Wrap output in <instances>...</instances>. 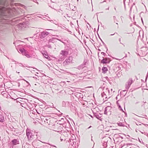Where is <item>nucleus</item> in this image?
I'll return each mask as SVG.
<instances>
[{"instance_id": "f257e3e1", "label": "nucleus", "mask_w": 148, "mask_h": 148, "mask_svg": "<svg viewBox=\"0 0 148 148\" xmlns=\"http://www.w3.org/2000/svg\"><path fill=\"white\" fill-rule=\"evenodd\" d=\"M25 7L23 5L19 3V21L22 22L19 23V30H24L27 26L28 21H26L24 17H21L24 15Z\"/></svg>"}, {"instance_id": "f03ea898", "label": "nucleus", "mask_w": 148, "mask_h": 148, "mask_svg": "<svg viewBox=\"0 0 148 148\" xmlns=\"http://www.w3.org/2000/svg\"><path fill=\"white\" fill-rule=\"evenodd\" d=\"M19 51H20L22 55L25 56L28 58H31L32 56L28 53V52L26 50L23 48H21L19 49Z\"/></svg>"}, {"instance_id": "7ed1b4c3", "label": "nucleus", "mask_w": 148, "mask_h": 148, "mask_svg": "<svg viewBox=\"0 0 148 148\" xmlns=\"http://www.w3.org/2000/svg\"><path fill=\"white\" fill-rule=\"evenodd\" d=\"M68 142L72 146L75 147L76 145V140L75 136L71 137L69 140Z\"/></svg>"}, {"instance_id": "20e7f679", "label": "nucleus", "mask_w": 148, "mask_h": 148, "mask_svg": "<svg viewBox=\"0 0 148 148\" xmlns=\"http://www.w3.org/2000/svg\"><path fill=\"white\" fill-rule=\"evenodd\" d=\"M26 135L28 140H32L34 136V135L32 134V131L28 129L26 130Z\"/></svg>"}, {"instance_id": "39448f33", "label": "nucleus", "mask_w": 148, "mask_h": 148, "mask_svg": "<svg viewBox=\"0 0 148 148\" xmlns=\"http://www.w3.org/2000/svg\"><path fill=\"white\" fill-rule=\"evenodd\" d=\"M133 81L132 79L131 78H130L128 80V81L125 84V88L126 89L128 90L129 88L130 87L131 84L133 83ZM127 91L126 90H123L122 92H125Z\"/></svg>"}, {"instance_id": "423d86ee", "label": "nucleus", "mask_w": 148, "mask_h": 148, "mask_svg": "<svg viewBox=\"0 0 148 148\" xmlns=\"http://www.w3.org/2000/svg\"><path fill=\"white\" fill-rule=\"evenodd\" d=\"M41 143V142L38 140L34 141L32 143L33 146L36 148H40Z\"/></svg>"}, {"instance_id": "0eeeda50", "label": "nucleus", "mask_w": 148, "mask_h": 148, "mask_svg": "<svg viewBox=\"0 0 148 148\" xmlns=\"http://www.w3.org/2000/svg\"><path fill=\"white\" fill-rule=\"evenodd\" d=\"M24 66L25 68L30 71L31 72L33 73H34V72L36 71L37 70L36 69L32 67L28 66Z\"/></svg>"}, {"instance_id": "6e6552de", "label": "nucleus", "mask_w": 148, "mask_h": 148, "mask_svg": "<svg viewBox=\"0 0 148 148\" xmlns=\"http://www.w3.org/2000/svg\"><path fill=\"white\" fill-rule=\"evenodd\" d=\"M73 58L72 57L69 56L68 58L65 60V62H64V64H70L72 63Z\"/></svg>"}, {"instance_id": "1a4fd4ad", "label": "nucleus", "mask_w": 148, "mask_h": 148, "mask_svg": "<svg viewBox=\"0 0 148 148\" xmlns=\"http://www.w3.org/2000/svg\"><path fill=\"white\" fill-rule=\"evenodd\" d=\"M93 112L94 114V116L97 119L101 121L102 120V118H101V114L99 113V115L98 114L97 112H94L93 111Z\"/></svg>"}, {"instance_id": "9d476101", "label": "nucleus", "mask_w": 148, "mask_h": 148, "mask_svg": "<svg viewBox=\"0 0 148 148\" xmlns=\"http://www.w3.org/2000/svg\"><path fill=\"white\" fill-rule=\"evenodd\" d=\"M49 34V33L47 32H41L40 34V38L41 39H42L45 37H46Z\"/></svg>"}, {"instance_id": "9b49d317", "label": "nucleus", "mask_w": 148, "mask_h": 148, "mask_svg": "<svg viewBox=\"0 0 148 148\" xmlns=\"http://www.w3.org/2000/svg\"><path fill=\"white\" fill-rule=\"evenodd\" d=\"M110 60L109 58H103L101 61V63L103 64L108 63L110 62Z\"/></svg>"}, {"instance_id": "f8f14e48", "label": "nucleus", "mask_w": 148, "mask_h": 148, "mask_svg": "<svg viewBox=\"0 0 148 148\" xmlns=\"http://www.w3.org/2000/svg\"><path fill=\"white\" fill-rule=\"evenodd\" d=\"M69 52L65 50H62L61 51L60 54L62 56L66 57L68 54Z\"/></svg>"}, {"instance_id": "ddd939ff", "label": "nucleus", "mask_w": 148, "mask_h": 148, "mask_svg": "<svg viewBox=\"0 0 148 148\" xmlns=\"http://www.w3.org/2000/svg\"><path fill=\"white\" fill-rule=\"evenodd\" d=\"M26 106V103L24 101H23L22 102H21L19 101V107L21 106L25 107Z\"/></svg>"}, {"instance_id": "4468645a", "label": "nucleus", "mask_w": 148, "mask_h": 148, "mask_svg": "<svg viewBox=\"0 0 148 148\" xmlns=\"http://www.w3.org/2000/svg\"><path fill=\"white\" fill-rule=\"evenodd\" d=\"M5 121L4 116L1 114H0V122L3 123Z\"/></svg>"}, {"instance_id": "2eb2a0df", "label": "nucleus", "mask_w": 148, "mask_h": 148, "mask_svg": "<svg viewBox=\"0 0 148 148\" xmlns=\"http://www.w3.org/2000/svg\"><path fill=\"white\" fill-rule=\"evenodd\" d=\"M102 73H106L108 71V69L107 67H103L102 68Z\"/></svg>"}, {"instance_id": "dca6fc26", "label": "nucleus", "mask_w": 148, "mask_h": 148, "mask_svg": "<svg viewBox=\"0 0 148 148\" xmlns=\"http://www.w3.org/2000/svg\"><path fill=\"white\" fill-rule=\"evenodd\" d=\"M68 104L69 102L68 101H63L62 102V106L63 107H66V104Z\"/></svg>"}, {"instance_id": "f3484780", "label": "nucleus", "mask_w": 148, "mask_h": 148, "mask_svg": "<svg viewBox=\"0 0 148 148\" xmlns=\"http://www.w3.org/2000/svg\"><path fill=\"white\" fill-rule=\"evenodd\" d=\"M12 143L14 145H16L18 143L16 139H14L12 141Z\"/></svg>"}, {"instance_id": "a211bd4d", "label": "nucleus", "mask_w": 148, "mask_h": 148, "mask_svg": "<svg viewBox=\"0 0 148 148\" xmlns=\"http://www.w3.org/2000/svg\"><path fill=\"white\" fill-rule=\"evenodd\" d=\"M102 146L103 147V148H105L107 147V143L106 142H103L102 143Z\"/></svg>"}, {"instance_id": "6ab92c4d", "label": "nucleus", "mask_w": 148, "mask_h": 148, "mask_svg": "<svg viewBox=\"0 0 148 148\" xmlns=\"http://www.w3.org/2000/svg\"><path fill=\"white\" fill-rule=\"evenodd\" d=\"M106 108L108 109V112H110V114H111V112L112 108L110 106H107L106 107Z\"/></svg>"}, {"instance_id": "aec40b11", "label": "nucleus", "mask_w": 148, "mask_h": 148, "mask_svg": "<svg viewBox=\"0 0 148 148\" xmlns=\"http://www.w3.org/2000/svg\"><path fill=\"white\" fill-rule=\"evenodd\" d=\"M121 66V67H120L119 65H117V66L116 68V70H117L118 71L119 70L121 69V67L123 68V65H120Z\"/></svg>"}, {"instance_id": "412c9836", "label": "nucleus", "mask_w": 148, "mask_h": 148, "mask_svg": "<svg viewBox=\"0 0 148 148\" xmlns=\"http://www.w3.org/2000/svg\"><path fill=\"white\" fill-rule=\"evenodd\" d=\"M43 56L46 58L47 59H49L50 58V57L48 55L45 54L44 53L43 54Z\"/></svg>"}, {"instance_id": "4be33fe9", "label": "nucleus", "mask_w": 148, "mask_h": 148, "mask_svg": "<svg viewBox=\"0 0 148 148\" xmlns=\"http://www.w3.org/2000/svg\"><path fill=\"white\" fill-rule=\"evenodd\" d=\"M108 108H107L106 107L105 108L104 111V114H107V113L108 112Z\"/></svg>"}, {"instance_id": "5701e85b", "label": "nucleus", "mask_w": 148, "mask_h": 148, "mask_svg": "<svg viewBox=\"0 0 148 148\" xmlns=\"http://www.w3.org/2000/svg\"><path fill=\"white\" fill-rule=\"evenodd\" d=\"M118 125L119 126L124 127L125 126L122 123H118Z\"/></svg>"}, {"instance_id": "b1692460", "label": "nucleus", "mask_w": 148, "mask_h": 148, "mask_svg": "<svg viewBox=\"0 0 148 148\" xmlns=\"http://www.w3.org/2000/svg\"><path fill=\"white\" fill-rule=\"evenodd\" d=\"M83 66V65H79L77 67V68L79 70L82 69L84 68Z\"/></svg>"}, {"instance_id": "393cba45", "label": "nucleus", "mask_w": 148, "mask_h": 148, "mask_svg": "<svg viewBox=\"0 0 148 148\" xmlns=\"http://www.w3.org/2000/svg\"><path fill=\"white\" fill-rule=\"evenodd\" d=\"M88 60L87 59H85L84 60V62H83L84 64L83 65H86V64H88L87 63Z\"/></svg>"}, {"instance_id": "a878e982", "label": "nucleus", "mask_w": 148, "mask_h": 148, "mask_svg": "<svg viewBox=\"0 0 148 148\" xmlns=\"http://www.w3.org/2000/svg\"><path fill=\"white\" fill-rule=\"evenodd\" d=\"M123 60H124V58H123L121 59L120 60H121V62H123V64H126L127 63V62H124V61Z\"/></svg>"}, {"instance_id": "bb28decb", "label": "nucleus", "mask_w": 148, "mask_h": 148, "mask_svg": "<svg viewBox=\"0 0 148 148\" xmlns=\"http://www.w3.org/2000/svg\"><path fill=\"white\" fill-rule=\"evenodd\" d=\"M118 108H119V109L122 111L123 112H124V111L123 110V109L122 108L121 106L120 105H118Z\"/></svg>"}, {"instance_id": "cd10ccee", "label": "nucleus", "mask_w": 148, "mask_h": 148, "mask_svg": "<svg viewBox=\"0 0 148 148\" xmlns=\"http://www.w3.org/2000/svg\"><path fill=\"white\" fill-rule=\"evenodd\" d=\"M25 99L24 98H22L21 97H19V101H21V102H23V101H24V100H25Z\"/></svg>"}, {"instance_id": "c85d7f7f", "label": "nucleus", "mask_w": 148, "mask_h": 148, "mask_svg": "<svg viewBox=\"0 0 148 148\" xmlns=\"http://www.w3.org/2000/svg\"><path fill=\"white\" fill-rule=\"evenodd\" d=\"M12 99H14V100H16V102L17 103H18V101L17 100L18 98H16V97H15L14 98H11Z\"/></svg>"}, {"instance_id": "c756f323", "label": "nucleus", "mask_w": 148, "mask_h": 148, "mask_svg": "<svg viewBox=\"0 0 148 148\" xmlns=\"http://www.w3.org/2000/svg\"><path fill=\"white\" fill-rule=\"evenodd\" d=\"M24 91V89H19V92H23Z\"/></svg>"}, {"instance_id": "7c9ffc66", "label": "nucleus", "mask_w": 148, "mask_h": 148, "mask_svg": "<svg viewBox=\"0 0 148 148\" xmlns=\"http://www.w3.org/2000/svg\"><path fill=\"white\" fill-rule=\"evenodd\" d=\"M106 92H107V91L108 92V93L109 94L110 93V90H109V89L107 88H106Z\"/></svg>"}, {"instance_id": "2f4dec72", "label": "nucleus", "mask_w": 148, "mask_h": 148, "mask_svg": "<svg viewBox=\"0 0 148 148\" xmlns=\"http://www.w3.org/2000/svg\"><path fill=\"white\" fill-rule=\"evenodd\" d=\"M14 44L15 45H17L18 44V41H16L14 42Z\"/></svg>"}, {"instance_id": "473e14b6", "label": "nucleus", "mask_w": 148, "mask_h": 148, "mask_svg": "<svg viewBox=\"0 0 148 148\" xmlns=\"http://www.w3.org/2000/svg\"><path fill=\"white\" fill-rule=\"evenodd\" d=\"M101 54H102V55L104 56H105L106 54L104 52H101Z\"/></svg>"}, {"instance_id": "72a5a7b5", "label": "nucleus", "mask_w": 148, "mask_h": 148, "mask_svg": "<svg viewBox=\"0 0 148 148\" xmlns=\"http://www.w3.org/2000/svg\"><path fill=\"white\" fill-rule=\"evenodd\" d=\"M60 138V140L61 141H62L63 140H64V141H65L66 140L65 139H64H64L61 138V137Z\"/></svg>"}, {"instance_id": "f704fd0d", "label": "nucleus", "mask_w": 148, "mask_h": 148, "mask_svg": "<svg viewBox=\"0 0 148 148\" xmlns=\"http://www.w3.org/2000/svg\"><path fill=\"white\" fill-rule=\"evenodd\" d=\"M20 120H22V121L23 122V118H22V117L21 116H21L20 117Z\"/></svg>"}, {"instance_id": "c9c22d12", "label": "nucleus", "mask_w": 148, "mask_h": 148, "mask_svg": "<svg viewBox=\"0 0 148 148\" xmlns=\"http://www.w3.org/2000/svg\"><path fill=\"white\" fill-rule=\"evenodd\" d=\"M47 47H48L49 48H51V45H48L47 46Z\"/></svg>"}, {"instance_id": "e433bc0d", "label": "nucleus", "mask_w": 148, "mask_h": 148, "mask_svg": "<svg viewBox=\"0 0 148 148\" xmlns=\"http://www.w3.org/2000/svg\"><path fill=\"white\" fill-rule=\"evenodd\" d=\"M132 145V143H127V144H126V145L128 146V145Z\"/></svg>"}, {"instance_id": "4c0bfd02", "label": "nucleus", "mask_w": 148, "mask_h": 148, "mask_svg": "<svg viewBox=\"0 0 148 148\" xmlns=\"http://www.w3.org/2000/svg\"><path fill=\"white\" fill-rule=\"evenodd\" d=\"M144 134L145 135H147V137H148V134L147 133H145V132H144Z\"/></svg>"}, {"instance_id": "58836bf2", "label": "nucleus", "mask_w": 148, "mask_h": 148, "mask_svg": "<svg viewBox=\"0 0 148 148\" xmlns=\"http://www.w3.org/2000/svg\"><path fill=\"white\" fill-rule=\"evenodd\" d=\"M54 131H55L57 132H59V133H60L61 132V131H57L56 130H54Z\"/></svg>"}, {"instance_id": "ea45409f", "label": "nucleus", "mask_w": 148, "mask_h": 148, "mask_svg": "<svg viewBox=\"0 0 148 148\" xmlns=\"http://www.w3.org/2000/svg\"><path fill=\"white\" fill-rule=\"evenodd\" d=\"M116 103L117 104L118 106L119 105H120L119 104V103L118 102V101H117L116 102Z\"/></svg>"}, {"instance_id": "a19ab883", "label": "nucleus", "mask_w": 148, "mask_h": 148, "mask_svg": "<svg viewBox=\"0 0 148 148\" xmlns=\"http://www.w3.org/2000/svg\"><path fill=\"white\" fill-rule=\"evenodd\" d=\"M23 132V131L22 130L21 132H20V133H21V134H19V135H20L21 134H22V132Z\"/></svg>"}, {"instance_id": "79ce46f5", "label": "nucleus", "mask_w": 148, "mask_h": 148, "mask_svg": "<svg viewBox=\"0 0 148 148\" xmlns=\"http://www.w3.org/2000/svg\"><path fill=\"white\" fill-rule=\"evenodd\" d=\"M92 136H91V140L92 141H93V140H92Z\"/></svg>"}, {"instance_id": "37998d69", "label": "nucleus", "mask_w": 148, "mask_h": 148, "mask_svg": "<svg viewBox=\"0 0 148 148\" xmlns=\"http://www.w3.org/2000/svg\"><path fill=\"white\" fill-rule=\"evenodd\" d=\"M91 127V126H90V127H89L88 128V129H89Z\"/></svg>"}, {"instance_id": "c03bdc74", "label": "nucleus", "mask_w": 148, "mask_h": 148, "mask_svg": "<svg viewBox=\"0 0 148 148\" xmlns=\"http://www.w3.org/2000/svg\"><path fill=\"white\" fill-rule=\"evenodd\" d=\"M125 112V115H126V116H127V113L126 112Z\"/></svg>"}, {"instance_id": "a18cd8bd", "label": "nucleus", "mask_w": 148, "mask_h": 148, "mask_svg": "<svg viewBox=\"0 0 148 148\" xmlns=\"http://www.w3.org/2000/svg\"><path fill=\"white\" fill-rule=\"evenodd\" d=\"M115 34V33H114V34H110V36H113V35H114Z\"/></svg>"}, {"instance_id": "49530a36", "label": "nucleus", "mask_w": 148, "mask_h": 148, "mask_svg": "<svg viewBox=\"0 0 148 148\" xmlns=\"http://www.w3.org/2000/svg\"><path fill=\"white\" fill-rule=\"evenodd\" d=\"M47 30H53V29H46Z\"/></svg>"}, {"instance_id": "de8ad7c7", "label": "nucleus", "mask_w": 148, "mask_h": 148, "mask_svg": "<svg viewBox=\"0 0 148 148\" xmlns=\"http://www.w3.org/2000/svg\"><path fill=\"white\" fill-rule=\"evenodd\" d=\"M119 41L120 42V41H121V38H119Z\"/></svg>"}, {"instance_id": "09e8293b", "label": "nucleus", "mask_w": 148, "mask_h": 148, "mask_svg": "<svg viewBox=\"0 0 148 148\" xmlns=\"http://www.w3.org/2000/svg\"><path fill=\"white\" fill-rule=\"evenodd\" d=\"M109 8L108 7V8L106 9V10H109Z\"/></svg>"}, {"instance_id": "8fccbe9b", "label": "nucleus", "mask_w": 148, "mask_h": 148, "mask_svg": "<svg viewBox=\"0 0 148 148\" xmlns=\"http://www.w3.org/2000/svg\"><path fill=\"white\" fill-rule=\"evenodd\" d=\"M99 25L98 26V29H97V31H98L99 30Z\"/></svg>"}, {"instance_id": "3c124183", "label": "nucleus", "mask_w": 148, "mask_h": 148, "mask_svg": "<svg viewBox=\"0 0 148 148\" xmlns=\"http://www.w3.org/2000/svg\"><path fill=\"white\" fill-rule=\"evenodd\" d=\"M33 77V78H36V79H37V78L36 77Z\"/></svg>"}, {"instance_id": "603ef678", "label": "nucleus", "mask_w": 148, "mask_h": 148, "mask_svg": "<svg viewBox=\"0 0 148 148\" xmlns=\"http://www.w3.org/2000/svg\"><path fill=\"white\" fill-rule=\"evenodd\" d=\"M141 20H142V23H143V19H142V18H141Z\"/></svg>"}, {"instance_id": "864d4df0", "label": "nucleus", "mask_w": 148, "mask_h": 148, "mask_svg": "<svg viewBox=\"0 0 148 148\" xmlns=\"http://www.w3.org/2000/svg\"><path fill=\"white\" fill-rule=\"evenodd\" d=\"M114 10H116V8H114Z\"/></svg>"}, {"instance_id": "5fc2aeb1", "label": "nucleus", "mask_w": 148, "mask_h": 148, "mask_svg": "<svg viewBox=\"0 0 148 148\" xmlns=\"http://www.w3.org/2000/svg\"><path fill=\"white\" fill-rule=\"evenodd\" d=\"M113 18H116V17H115V16H113Z\"/></svg>"}, {"instance_id": "6e6d98bb", "label": "nucleus", "mask_w": 148, "mask_h": 148, "mask_svg": "<svg viewBox=\"0 0 148 148\" xmlns=\"http://www.w3.org/2000/svg\"><path fill=\"white\" fill-rule=\"evenodd\" d=\"M139 141L141 143V141L140 139H139Z\"/></svg>"}, {"instance_id": "4d7b16f0", "label": "nucleus", "mask_w": 148, "mask_h": 148, "mask_svg": "<svg viewBox=\"0 0 148 148\" xmlns=\"http://www.w3.org/2000/svg\"><path fill=\"white\" fill-rule=\"evenodd\" d=\"M116 99L117 100V97H116Z\"/></svg>"}, {"instance_id": "13d9d810", "label": "nucleus", "mask_w": 148, "mask_h": 148, "mask_svg": "<svg viewBox=\"0 0 148 148\" xmlns=\"http://www.w3.org/2000/svg\"><path fill=\"white\" fill-rule=\"evenodd\" d=\"M16 49H17V51L18 52V49L17 48H16Z\"/></svg>"}, {"instance_id": "bf43d9fd", "label": "nucleus", "mask_w": 148, "mask_h": 148, "mask_svg": "<svg viewBox=\"0 0 148 148\" xmlns=\"http://www.w3.org/2000/svg\"><path fill=\"white\" fill-rule=\"evenodd\" d=\"M141 132V133H142V134H143V133H143V132Z\"/></svg>"}, {"instance_id": "052dcab7", "label": "nucleus", "mask_w": 148, "mask_h": 148, "mask_svg": "<svg viewBox=\"0 0 148 148\" xmlns=\"http://www.w3.org/2000/svg\"><path fill=\"white\" fill-rule=\"evenodd\" d=\"M25 81H26L27 83H28V82L27 81H26V80H25Z\"/></svg>"}, {"instance_id": "680f3d73", "label": "nucleus", "mask_w": 148, "mask_h": 148, "mask_svg": "<svg viewBox=\"0 0 148 148\" xmlns=\"http://www.w3.org/2000/svg\"><path fill=\"white\" fill-rule=\"evenodd\" d=\"M98 50H99V51H101V50H100V49H98Z\"/></svg>"}, {"instance_id": "e2e57ef3", "label": "nucleus", "mask_w": 148, "mask_h": 148, "mask_svg": "<svg viewBox=\"0 0 148 148\" xmlns=\"http://www.w3.org/2000/svg\"><path fill=\"white\" fill-rule=\"evenodd\" d=\"M19 42H22V41H20V40H19Z\"/></svg>"}, {"instance_id": "0e129e2a", "label": "nucleus", "mask_w": 148, "mask_h": 148, "mask_svg": "<svg viewBox=\"0 0 148 148\" xmlns=\"http://www.w3.org/2000/svg\"><path fill=\"white\" fill-rule=\"evenodd\" d=\"M126 55V56H125V57H126L127 56V54H126V55Z\"/></svg>"}, {"instance_id": "69168bd1", "label": "nucleus", "mask_w": 148, "mask_h": 148, "mask_svg": "<svg viewBox=\"0 0 148 148\" xmlns=\"http://www.w3.org/2000/svg\"><path fill=\"white\" fill-rule=\"evenodd\" d=\"M1 65H0V69H1Z\"/></svg>"}, {"instance_id": "338daca9", "label": "nucleus", "mask_w": 148, "mask_h": 148, "mask_svg": "<svg viewBox=\"0 0 148 148\" xmlns=\"http://www.w3.org/2000/svg\"><path fill=\"white\" fill-rule=\"evenodd\" d=\"M111 90L112 91V89H111Z\"/></svg>"}, {"instance_id": "774afa93", "label": "nucleus", "mask_w": 148, "mask_h": 148, "mask_svg": "<svg viewBox=\"0 0 148 148\" xmlns=\"http://www.w3.org/2000/svg\"><path fill=\"white\" fill-rule=\"evenodd\" d=\"M21 128L23 129L22 127L21 126Z\"/></svg>"}]
</instances>
